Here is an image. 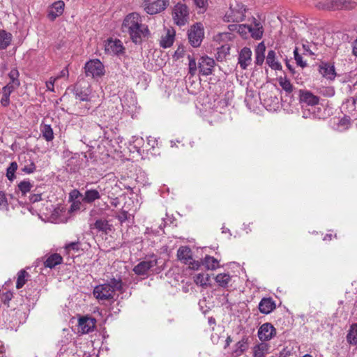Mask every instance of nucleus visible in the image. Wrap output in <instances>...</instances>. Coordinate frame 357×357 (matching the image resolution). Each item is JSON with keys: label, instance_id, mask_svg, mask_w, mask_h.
<instances>
[{"label": "nucleus", "instance_id": "nucleus-49", "mask_svg": "<svg viewBox=\"0 0 357 357\" xmlns=\"http://www.w3.org/2000/svg\"><path fill=\"white\" fill-rule=\"evenodd\" d=\"M80 242L79 241L75 242H71L65 245V249L67 252L71 250L77 252L79 250Z\"/></svg>", "mask_w": 357, "mask_h": 357}, {"label": "nucleus", "instance_id": "nucleus-51", "mask_svg": "<svg viewBox=\"0 0 357 357\" xmlns=\"http://www.w3.org/2000/svg\"><path fill=\"white\" fill-rule=\"evenodd\" d=\"M129 213L128 211H122L116 215V218L121 223L126 222L128 219Z\"/></svg>", "mask_w": 357, "mask_h": 357}, {"label": "nucleus", "instance_id": "nucleus-20", "mask_svg": "<svg viewBox=\"0 0 357 357\" xmlns=\"http://www.w3.org/2000/svg\"><path fill=\"white\" fill-rule=\"evenodd\" d=\"M258 307L261 313L268 314L275 309L276 304L272 298L264 297L259 302Z\"/></svg>", "mask_w": 357, "mask_h": 357}, {"label": "nucleus", "instance_id": "nucleus-35", "mask_svg": "<svg viewBox=\"0 0 357 357\" xmlns=\"http://www.w3.org/2000/svg\"><path fill=\"white\" fill-rule=\"evenodd\" d=\"M215 280L219 286L226 287L231 280V276L227 273H220L216 275Z\"/></svg>", "mask_w": 357, "mask_h": 357}, {"label": "nucleus", "instance_id": "nucleus-36", "mask_svg": "<svg viewBox=\"0 0 357 357\" xmlns=\"http://www.w3.org/2000/svg\"><path fill=\"white\" fill-rule=\"evenodd\" d=\"M18 168V165L15 161L10 163L9 166L6 169V177L10 181H13L15 179V172Z\"/></svg>", "mask_w": 357, "mask_h": 357}, {"label": "nucleus", "instance_id": "nucleus-44", "mask_svg": "<svg viewBox=\"0 0 357 357\" xmlns=\"http://www.w3.org/2000/svg\"><path fill=\"white\" fill-rule=\"evenodd\" d=\"M33 193L30 194L28 199L29 203H35L42 200V192L37 189L32 191Z\"/></svg>", "mask_w": 357, "mask_h": 357}, {"label": "nucleus", "instance_id": "nucleus-28", "mask_svg": "<svg viewBox=\"0 0 357 357\" xmlns=\"http://www.w3.org/2000/svg\"><path fill=\"white\" fill-rule=\"evenodd\" d=\"M250 31H249V33H250L251 36L256 39H261L263 33L264 28L261 24L259 22H257L255 18H254V25H250Z\"/></svg>", "mask_w": 357, "mask_h": 357}, {"label": "nucleus", "instance_id": "nucleus-15", "mask_svg": "<svg viewBox=\"0 0 357 357\" xmlns=\"http://www.w3.org/2000/svg\"><path fill=\"white\" fill-rule=\"evenodd\" d=\"M276 335V329L271 323H264L259 328L257 335L262 341H268Z\"/></svg>", "mask_w": 357, "mask_h": 357}, {"label": "nucleus", "instance_id": "nucleus-43", "mask_svg": "<svg viewBox=\"0 0 357 357\" xmlns=\"http://www.w3.org/2000/svg\"><path fill=\"white\" fill-rule=\"evenodd\" d=\"M208 280V275L205 273H199L195 277V282L202 287L206 286Z\"/></svg>", "mask_w": 357, "mask_h": 357}, {"label": "nucleus", "instance_id": "nucleus-27", "mask_svg": "<svg viewBox=\"0 0 357 357\" xmlns=\"http://www.w3.org/2000/svg\"><path fill=\"white\" fill-rule=\"evenodd\" d=\"M319 72L323 77L330 80H333L336 76L335 67L328 63H324L321 66Z\"/></svg>", "mask_w": 357, "mask_h": 357}, {"label": "nucleus", "instance_id": "nucleus-18", "mask_svg": "<svg viewBox=\"0 0 357 357\" xmlns=\"http://www.w3.org/2000/svg\"><path fill=\"white\" fill-rule=\"evenodd\" d=\"M252 61V51L249 47H243L239 52L238 63L243 70H245Z\"/></svg>", "mask_w": 357, "mask_h": 357}, {"label": "nucleus", "instance_id": "nucleus-47", "mask_svg": "<svg viewBox=\"0 0 357 357\" xmlns=\"http://www.w3.org/2000/svg\"><path fill=\"white\" fill-rule=\"evenodd\" d=\"M342 10H352L356 6V3L352 0H342Z\"/></svg>", "mask_w": 357, "mask_h": 357}, {"label": "nucleus", "instance_id": "nucleus-9", "mask_svg": "<svg viewBox=\"0 0 357 357\" xmlns=\"http://www.w3.org/2000/svg\"><path fill=\"white\" fill-rule=\"evenodd\" d=\"M188 35L190 45L194 47H199L204 36L203 25L196 23L190 27Z\"/></svg>", "mask_w": 357, "mask_h": 357}, {"label": "nucleus", "instance_id": "nucleus-45", "mask_svg": "<svg viewBox=\"0 0 357 357\" xmlns=\"http://www.w3.org/2000/svg\"><path fill=\"white\" fill-rule=\"evenodd\" d=\"M294 59L296 62V64L302 68H304L307 66L306 61L303 60L302 56L298 54V48L296 47L294 50Z\"/></svg>", "mask_w": 357, "mask_h": 357}, {"label": "nucleus", "instance_id": "nucleus-24", "mask_svg": "<svg viewBox=\"0 0 357 357\" xmlns=\"http://www.w3.org/2000/svg\"><path fill=\"white\" fill-rule=\"evenodd\" d=\"M266 63L274 70H281L282 68L281 63L277 59L276 53L274 50L268 52Z\"/></svg>", "mask_w": 357, "mask_h": 357}, {"label": "nucleus", "instance_id": "nucleus-64", "mask_svg": "<svg viewBox=\"0 0 357 357\" xmlns=\"http://www.w3.org/2000/svg\"><path fill=\"white\" fill-rule=\"evenodd\" d=\"M353 54L357 56V39L353 43Z\"/></svg>", "mask_w": 357, "mask_h": 357}, {"label": "nucleus", "instance_id": "nucleus-50", "mask_svg": "<svg viewBox=\"0 0 357 357\" xmlns=\"http://www.w3.org/2000/svg\"><path fill=\"white\" fill-rule=\"evenodd\" d=\"M250 31V25L248 24H239L237 29V32L243 37H246L247 34Z\"/></svg>", "mask_w": 357, "mask_h": 357}, {"label": "nucleus", "instance_id": "nucleus-10", "mask_svg": "<svg viewBox=\"0 0 357 357\" xmlns=\"http://www.w3.org/2000/svg\"><path fill=\"white\" fill-rule=\"evenodd\" d=\"M172 17L176 25H185L188 22L189 18V12L187 6L178 3L174 8Z\"/></svg>", "mask_w": 357, "mask_h": 357}, {"label": "nucleus", "instance_id": "nucleus-59", "mask_svg": "<svg viewBox=\"0 0 357 357\" xmlns=\"http://www.w3.org/2000/svg\"><path fill=\"white\" fill-rule=\"evenodd\" d=\"M65 77H68V70L67 68H63L60 72L59 75L58 76H56L55 78H56V79H58L59 78Z\"/></svg>", "mask_w": 357, "mask_h": 357}, {"label": "nucleus", "instance_id": "nucleus-61", "mask_svg": "<svg viewBox=\"0 0 357 357\" xmlns=\"http://www.w3.org/2000/svg\"><path fill=\"white\" fill-rule=\"evenodd\" d=\"M70 197L77 199L79 197H82L83 195L79 192V191L75 190L70 193Z\"/></svg>", "mask_w": 357, "mask_h": 357}, {"label": "nucleus", "instance_id": "nucleus-30", "mask_svg": "<svg viewBox=\"0 0 357 357\" xmlns=\"http://www.w3.org/2000/svg\"><path fill=\"white\" fill-rule=\"evenodd\" d=\"M13 36L5 30H0V50H6L11 43Z\"/></svg>", "mask_w": 357, "mask_h": 357}, {"label": "nucleus", "instance_id": "nucleus-62", "mask_svg": "<svg viewBox=\"0 0 357 357\" xmlns=\"http://www.w3.org/2000/svg\"><path fill=\"white\" fill-rule=\"evenodd\" d=\"M232 338L231 336H227V337L226 338V340H225V344L224 346V349H227L229 345L232 342Z\"/></svg>", "mask_w": 357, "mask_h": 357}, {"label": "nucleus", "instance_id": "nucleus-53", "mask_svg": "<svg viewBox=\"0 0 357 357\" xmlns=\"http://www.w3.org/2000/svg\"><path fill=\"white\" fill-rule=\"evenodd\" d=\"M82 207V203L80 201L78 200H74L73 203L71 204L70 211H76L81 208Z\"/></svg>", "mask_w": 357, "mask_h": 357}, {"label": "nucleus", "instance_id": "nucleus-52", "mask_svg": "<svg viewBox=\"0 0 357 357\" xmlns=\"http://www.w3.org/2000/svg\"><path fill=\"white\" fill-rule=\"evenodd\" d=\"M8 206V203L6 196V193L3 191H0V207L7 208Z\"/></svg>", "mask_w": 357, "mask_h": 357}, {"label": "nucleus", "instance_id": "nucleus-63", "mask_svg": "<svg viewBox=\"0 0 357 357\" xmlns=\"http://www.w3.org/2000/svg\"><path fill=\"white\" fill-rule=\"evenodd\" d=\"M238 26L239 24H229L228 26V29L231 31H237V29L238 28Z\"/></svg>", "mask_w": 357, "mask_h": 357}, {"label": "nucleus", "instance_id": "nucleus-55", "mask_svg": "<svg viewBox=\"0 0 357 357\" xmlns=\"http://www.w3.org/2000/svg\"><path fill=\"white\" fill-rule=\"evenodd\" d=\"M147 144L152 149L158 146V140L156 138L149 136L147 137Z\"/></svg>", "mask_w": 357, "mask_h": 357}, {"label": "nucleus", "instance_id": "nucleus-11", "mask_svg": "<svg viewBox=\"0 0 357 357\" xmlns=\"http://www.w3.org/2000/svg\"><path fill=\"white\" fill-rule=\"evenodd\" d=\"M215 65L213 59L204 56H201L198 60V70L200 75L208 76L213 73Z\"/></svg>", "mask_w": 357, "mask_h": 357}, {"label": "nucleus", "instance_id": "nucleus-48", "mask_svg": "<svg viewBox=\"0 0 357 357\" xmlns=\"http://www.w3.org/2000/svg\"><path fill=\"white\" fill-rule=\"evenodd\" d=\"M64 6L65 3L63 1H58L52 4L51 8L61 15L63 12Z\"/></svg>", "mask_w": 357, "mask_h": 357}, {"label": "nucleus", "instance_id": "nucleus-57", "mask_svg": "<svg viewBox=\"0 0 357 357\" xmlns=\"http://www.w3.org/2000/svg\"><path fill=\"white\" fill-rule=\"evenodd\" d=\"M61 15L58 13H56L55 10L51 8V10L48 13V17L51 20H54L58 16Z\"/></svg>", "mask_w": 357, "mask_h": 357}, {"label": "nucleus", "instance_id": "nucleus-26", "mask_svg": "<svg viewBox=\"0 0 357 357\" xmlns=\"http://www.w3.org/2000/svg\"><path fill=\"white\" fill-rule=\"evenodd\" d=\"M63 262L62 257L58 253H54L47 256L44 261V266L46 268H53Z\"/></svg>", "mask_w": 357, "mask_h": 357}, {"label": "nucleus", "instance_id": "nucleus-38", "mask_svg": "<svg viewBox=\"0 0 357 357\" xmlns=\"http://www.w3.org/2000/svg\"><path fill=\"white\" fill-rule=\"evenodd\" d=\"M41 132L43 134V138L47 142H51L54 139V132L53 130L50 125H44L41 128Z\"/></svg>", "mask_w": 357, "mask_h": 357}, {"label": "nucleus", "instance_id": "nucleus-56", "mask_svg": "<svg viewBox=\"0 0 357 357\" xmlns=\"http://www.w3.org/2000/svg\"><path fill=\"white\" fill-rule=\"evenodd\" d=\"M195 6L199 8H205L207 4V0H194Z\"/></svg>", "mask_w": 357, "mask_h": 357}, {"label": "nucleus", "instance_id": "nucleus-29", "mask_svg": "<svg viewBox=\"0 0 357 357\" xmlns=\"http://www.w3.org/2000/svg\"><path fill=\"white\" fill-rule=\"evenodd\" d=\"M266 46L264 42L259 43L255 49V64L261 66L265 59Z\"/></svg>", "mask_w": 357, "mask_h": 357}, {"label": "nucleus", "instance_id": "nucleus-58", "mask_svg": "<svg viewBox=\"0 0 357 357\" xmlns=\"http://www.w3.org/2000/svg\"><path fill=\"white\" fill-rule=\"evenodd\" d=\"M218 36L221 38V40H231L232 36L230 33H221L218 35Z\"/></svg>", "mask_w": 357, "mask_h": 357}, {"label": "nucleus", "instance_id": "nucleus-19", "mask_svg": "<svg viewBox=\"0 0 357 357\" xmlns=\"http://www.w3.org/2000/svg\"><path fill=\"white\" fill-rule=\"evenodd\" d=\"M33 187V182H31L29 179H24L23 181H20L18 183L16 189V192L18 195L20 193L21 195L20 196V197L24 198L25 199V202H27L26 199L27 193L32 192L31 190Z\"/></svg>", "mask_w": 357, "mask_h": 357}, {"label": "nucleus", "instance_id": "nucleus-8", "mask_svg": "<svg viewBox=\"0 0 357 357\" xmlns=\"http://www.w3.org/2000/svg\"><path fill=\"white\" fill-rule=\"evenodd\" d=\"M85 74L93 78L100 77L105 74V67L99 59L90 60L84 66Z\"/></svg>", "mask_w": 357, "mask_h": 357}, {"label": "nucleus", "instance_id": "nucleus-60", "mask_svg": "<svg viewBox=\"0 0 357 357\" xmlns=\"http://www.w3.org/2000/svg\"><path fill=\"white\" fill-rule=\"evenodd\" d=\"M324 94L328 96H333L335 94V90L333 87H328L325 89Z\"/></svg>", "mask_w": 357, "mask_h": 357}, {"label": "nucleus", "instance_id": "nucleus-34", "mask_svg": "<svg viewBox=\"0 0 357 357\" xmlns=\"http://www.w3.org/2000/svg\"><path fill=\"white\" fill-rule=\"evenodd\" d=\"M203 264L208 270H215L219 266L218 261L213 257L206 255Z\"/></svg>", "mask_w": 357, "mask_h": 357}, {"label": "nucleus", "instance_id": "nucleus-31", "mask_svg": "<svg viewBox=\"0 0 357 357\" xmlns=\"http://www.w3.org/2000/svg\"><path fill=\"white\" fill-rule=\"evenodd\" d=\"M94 227L99 231L107 234L112 230V225L107 220L98 219L94 223Z\"/></svg>", "mask_w": 357, "mask_h": 357}, {"label": "nucleus", "instance_id": "nucleus-4", "mask_svg": "<svg viewBox=\"0 0 357 357\" xmlns=\"http://www.w3.org/2000/svg\"><path fill=\"white\" fill-rule=\"evenodd\" d=\"M138 4L149 15H155L164 11L169 5V0H138Z\"/></svg>", "mask_w": 357, "mask_h": 357}, {"label": "nucleus", "instance_id": "nucleus-7", "mask_svg": "<svg viewBox=\"0 0 357 357\" xmlns=\"http://www.w3.org/2000/svg\"><path fill=\"white\" fill-rule=\"evenodd\" d=\"M75 95L77 100H79L81 106H84L83 113L87 112L91 108V89L88 86L82 87L77 86L75 89Z\"/></svg>", "mask_w": 357, "mask_h": 357}, {"label": "nucleus", "instance_id": "nucleus-46", "mask_svg": "<svg viewBox=\"0 0 357 357\" xmlns=\"http://www.w3.org/2000/svg\"><path fill=\"white\" fill-rule=\"evenodd\" d=\"M11 93L2 89V96L1 98V104L3 107H6L10 104V96Z\"/></svg>", "mask_w": 357, "mask_h": 357}, {"label": "nucleus", "instance_id": "nucleus-25", "mask_svg": "<svg viewBox=\"0 0 357 357\" xmlns=\"http://www.w3.org/2000/svg\"><path fill=\"white\" fill-rule=\"evenodd\" d=\"M270 345L266 342H260L252 347L253 357H264L269 353Z\"/></svg>", "mask_w": 357, "mask_h": 357}, {"label": "nucleus", "instance_id": "nucleus-16", "mask_svg": "<svg viewBox=\"0 0 357 357\" xmlns=\"http://www.w3.org/2000/svg\"><path fill=\"white\" fill-rule=\"evenodd\" d=\"M19 76L20 73L18 70L16 68L12 69L8 73L10 81L3 89L12 93V92L17 89L20 85Z\"/></svg>", "mask_w": 357, "mask_h": 357}, {"label": "nucleus", "instance_id": "nucleus-6", "mask_svg": "<svg viewBox=\"0 0 357 357\" xmlns=\"http://www.w3.org/2000/svg\"><path fill=\"white\" fill-rule=\"evenodd\" d=\"M247 8L245 5L242 3H237L234 8H230L229 10L224 16L225 22H240L245 19V13Z\"/></svg>", "mask_w": 357, "mask_h": 357}, {"label": "nucleus", "instance_id": "nucleus-1", "mask_svg": "<svg viewBox=\"0 0 357 357\" xmlns=\"http://www.w3.org/2000/svg\"><path fill=\"white\" fill-rule=\"evenodd\" d=\"M121 30L129 35L130 40L135 45H141L151 35L148 26L142 23V17L135 12L125 17Z\"/></svg>", "mask_w": 357, "mask_h": 357}, {"label": "nucleus", "instance_id": "nucleus-21", "mask_svg": "<svg viewBox=\"0 0 357 357\" xmlns=\"http://www.w3.org/2000/svg\"><path fill=\"white\" fill-rule=\"evenodd\" d=\"M101 188L100 186L97 189H86L82 196V202L86 204H91L96 200L101 198Z\"/></svg>", "mask_w": 357, "mask_h": 357}, {"label": "nucleus", "instance_id": "nucleus-39", "mask_svg": "<svg viewBox=\"0 0 357 357\" xmlns=\"http://www.w3.org/2000/svg\"><path fill=\"white\" fill-rule=\"evenodd\" d=\"M341 4L342 0H330L324 4L323 8L332 10H342Z\"/></svg>", "mask_w": 357, "mask_h": 357}, {"label": "nucleus", "instance_id": "nucleus-41", "mask_svg": "<svg viewBox=\"0 0 357 357\" xmlns=\"http://www.w3.org/2000/svg\"><path fill=\"white\" fill-rule=\"evenodd\" d=\"M188 59L189 60L188 63V73L191 77H193L196 75L198 70V62H196V60L191 56L190 55L188 56Z\"/></svg>", "mask_w": 357, "mask_h": 357}, {"label": "nucleus", "instance_id": "nucleus-32", "mask_svg": "<svg viewBox=\"0 0 357 357\" xmlns=\"http://www.w3.org/2000/svg\"><path fill=\"white\" fill-rule=\"evenodd\" d=\"M347 340L350 344H357V324H352L347 335Z\"/></svg>", "mask_w": 357, "mask_h": 357}, {"label": "nucleus", "instance_id": "nucleus-23", "mask_svg": "<svg viewBox=\"0 0 357 357\" xmlns=\"http://www.w3.org/2000/svg\"><path fill=\"white\" fill-rule=\"evenodd\" d=\"M82 165V160L78 154H75L66 161V169L69 172H77Z\"/></svg>", "mask_w": 357, "mask_h": 357}, {"label": "nucleus", "instance_id": "nucleus-5", "mask_svg": "<svg viewBox=\"0 0 357 357\" xmlns=\"http://www.w3.org/2000/svg\"><path fill=\"white\" fill-rule=\"evenodd\" d=\"M177 257L185 264H188L189 268L197 270L201 265L199 261L194 260L192 257V250L188 246H181L177 251Z\"/></svg>", "mask_w": 357, "mask_h": 357}, {"label": "nucleus", "instance_id": "nucleus-40", "mask_svg": "<svg viewBox=\"0 0 357 357\" xmlns=\"http://www.w3.org/2000/svg\"><path fill=\"white\" fill-rule=\"evenodd\" d=\"M278 82L280 86L287 94H290L293 91V85L286 77H280Z\"/></svg>", "mask_w": 357, "mask_h": 357}, {"label": "nucleus", "instance_id": "nucleus-33", "mask_svg": "<svg viewBox=\"0 0 357 357\" xmlns=\"http://www.w3.org/2000/svg\"><path fill=\"white\" fill-rule=\"evenodd\" d=\"M29 277V274L24 269L20 270L17 273V278L16 282V288L21 289L27 281V278Z\"/></svg>", "mask_w": 357, "mask_h": 357}, {"label": "nucleus", "instance_id": "nucleus-42", "mask_svg": "<svg viewBox=\"0 0 357 357\" xmlns=\"http://www.w3.org/2000/svg\"><path fill=\"white\" fill-rule=\"evenodd\" d=\"M350 124V118L349 116H344L343 118L338 120V123H337V129L340 132L346 130L349 128Z\"/></svg>", "mask_w": 357, "mask_h": 357}, {"label": "nucleus", "instance_id": "nucleus-3", "mask_svg": "<svg viewBox=\"0 0 357 357\" xmlns=\"http://www.w3.org/2000/svg\"><path fill=\"white\" fill-rule=\"evenodd\" d=\"M299 100L303 108L309 107V108L306 109L309 112V116L311 114L313 116H317V110L320 109V108L317 107L319 102V98L318 96H314L309 91L300 90ZM303 116L307 118L308 115L304 112Z\"/></svg>", "mask_w": 357, "mask_h": 357}, {"label": "nucleus", "instance_id": "nucleus-12", "mask_svg": "<svg viewBox=\"0 0 357 357\" xmlns=\"http://www.w3.org/2000/svg\"><path fill=\"white\" fill-rule=\"evenodd\" d=\"M158 259L156 257H152L151 259L139 262L133 268V271L136 275H144L148 271L152 270L158 265Z\"/></svg>", "mask_w": 357, "mask_h": 357}, {"label": "nucleus", "instance_id": "nucleus-37", "mask_svg": "<svg viewBox=\"0 0 357 357\" xmlns=\"http://www.w3.org/2000/svg\"><path fill=\"white\" fill-rule=\"evenodd\" d=\"M174 40V34L168 31L166 36L161 38L160 46L164 48L169 47L172 45Z\"/></svg>", "mask_w": 357, "mask_h": 357}, {"label": "nucleus", "instance_id": "nucleus-54", "mask_svg": "<svg viewBox=\"0 0 357 357\" xmlns=\"http://www.w3.org/2000/svg\"><path fill=\"white\" fill-rule=\"evenodd\" d=\"M56 80V78H55V77H52L50 78V80L46 82V86H47V90H49L50 91H54V82Z\"/></svg>", "mask_w": 357, "mask_h": 357}, {"label": "nucleus", "instance_id": "nucleus-17", "mask_svg": "<svg viewBox=\"0 0 357 357\" xmlns=\"http://www.w3.org/2000/svg\"><path fill=\"white\" fill-rule=\"evenodd\" d=\"M249 348V337L244 335L233 347L231 355L233 357H238L245 352Z\"/></svg>", "mask_w": 357, "mask_h": 357}, {"label": "nucleus", "instance_id": "nucleus-22", "mask_svg": "<svg viewBox=\"0 0 357 357\" xmlns=\"http://www.w3.org/2000/svg\"><path fill=\"white\" fill-rule=\"evenodd\" d=\"M96 326V319L93 318L82 317L79 319L78 326L82 333H89Z\"/></svg>", "mask_w": 357, "mask_h": 357}, {"label": "nucleus", "instance_id": "nucleus-13", "mask_svg": "<svg viewBox=\"0 0 357 357\" xmlns=\"http://www.w3.org/2000/svg\"><path fill=\"white\" fill-rule=\"evenodd\" d=\"M124 47L119 39H108L105 44V51L111 55H119L124 52Z\"/></svg>", "mask_w": 357, "mask_h": 357}, {"label": "nucleus", "instance_id": "nucleus-2", "mask_svg": "<svg viewBox=\"0 0 357 357\" xmlns=\"http://www.w3.org/2000/svg\"><path fill=\"white\" fill-rule=\"evenodd\" d=\"M122 288L121 278H113L108 282L96 286L93 289V295L98 300H110L114 298L116 291H121Z\"/></svg>", "mask_w": 357, "mask_h": 357}, {"label": "nucleus", "instance_id": "nucleus-14", "mask_svg": "<svg viewBox=\"0 0 357 357\" xmlns=\"http://www.w3.org/2000/svg\"><path fill=\"white\" fill-rule=\"evenodd\" d=\"M19 162L21 166V171L24 174H32L36 169L33 160L27 153H22L19 155Z\"/></svg>", "mask_w": 357, "mask_h": 357}]
</instances>
